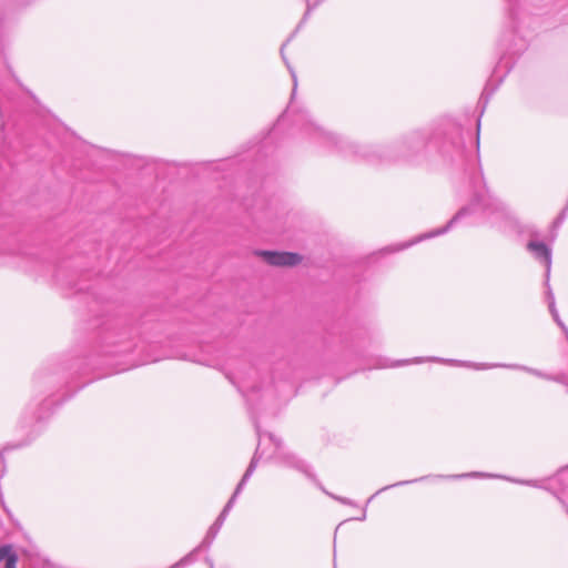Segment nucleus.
Wrapping results in <instances>:
<instances>
[{
	"instance_id": "obj_1",
	"label": "nucleus",
	"mask_w": 568,
	"mask_h": 568,
	"mask_svg": "<svg viewBox=\"0 0 568 568\" xmlns=\"http://www.w3.org/2000/svg\"><path fill=\"white\" fill-rule=\"evenodd\" d=\"M302 131L314 142L353 160L369 164L404 163L420 166L428 162L432 134L427 130H415L403 134L385 145H359L316 124L308 113L301 115Z\"/></svg>"
},
{
	"instance_id": "obj_2",
	"label": "nucleus",
	"mask_w": 568,
	"mask_h": 568,
	"mask_svg": "<svg viewBox=\"0 0 568 568\" xmlns=\"http://www.w3.org/2000/svg\"><path fill=\"white\" fill-rule=\"evenodd\" d=\"M474 186L475 191L469 204L462 207L445 226L424 233L414 241L396 246L392 248V251H400L420 241L445 234L462 219L477 213L487 219L491 226L499 230H506L516 225V219L513 212L501 201L490 194L483 181V176H480L478 185L477 182L474 181Z\"/></svg>"
},
{
	"instance_id": "obj_3",
	"label": "nucleus",
	"mask_w": 568,
	"mask_h": 568,
	"mask_svg": "<svg viewBox=\"0 0 568 568\" xmlns=\"http://www.w3.org/2000/svg\"><path fill=\"white\" fill-rule=\"evenodd\" d=\"M438 152L445 161L464 171L468 170L470 162L476 161L471 149L465 144L464 130L457 124H453L444 134Z\"/></svg>"
},
{
	"instance_id": "obj_4",
	"label": "nucleus",
	"mask_w": 568,
	"mask_h": 568,
	"mask_svg": "<svg viewBox=\"0 0 568 568\" xmlns=\"http://www.w3.org/2000/svg\"><path fill=\"white\" fill-rule=\"evenodd\" d=\"M254 426H255V429H256V433H257V436H258V445H257V448H256V450H255V453H254V455H253V457H252V459L250 462V465L246 468L242 479L237 484L233 495L231 496V498L229 499V501L225 505V507H227L230 509H232V507H233L237 496L241 494V491L244 488L246 481L253 475L260 458L265 457L266 459H274L278 464L283 465V462L281 460V458L278 456V452H275L274 443L271 442L267 438V434L268 433H262L261 429H260V425H258V423L256 420L254 422Z\"/></svg>"
},
{
	"instance_id": "obj_5",
	"label": "nucleus",
	"mask_w": 568,
	"mask_h": 568,
	"mask_svg": "<svg viewBox=\"0 0 568 568\" xmlns=\"http://www.w3.org/2000/svg\"><path fill=\"white\" fill-rule=\"evenodd\" d=\"M267 438L274 443L275 445V452H278V456L281 458V460L283 462V465L286 466V467H290V468H294L301 473H303L305 476H307L310 479L314 480L317 486L325 493L327 494L329 497H332L333 499L339 501L341 504L343 505H348V506H356L355 501H353L352 499L349 498H346V497H342V496H336V495H333L328 491H326L324 489V487L321 485V483H318V480L316 479V476L312 473L311 470V467L310 465L304 462L303 459H300L297 456H295L293 453L291 452H287L284 447V444L283 442L277 438L274 434H267Z\"/></svg>"
},
{
	"instance_id": "obj_6",
	"label": "nucleus",
	"mask_w": 568,
	"mask_h": 568,
	"mask_svg": "<svg viewBox=\"0 0 568 568\" xmlns=\"http://www.w3.org/2000/svg\"><path fill=\"white\" fill-rule=\"evenodd\" d=\"M133 336L134 328L129 324H123L121 326H114L110 331L106 332L103 337L104 342L108 346H114L115 349L105 351L106 354L115 355L121 353L130 352L133 348Z\"/></svg>"
},
{
	"instance_id": "obj_7",
	"label": "nucleus",
	"mask_w": 568,
	"mask_h": 568,
	"mask_svg": "<svg viewBox=\"0 0 568 568\" xmlns=\"http://www.w3.org/2000/svg\"><path fill=\"white\" fill-rule=\"evenodd\" d=\"M427 361H432V362H445V363H448V364H452V365H460V366H466V367H471V368H475V369H489V368H494V367H505V368H511V369H520V371H525L527 373H530L537 377H540V378H545V379H550V381H555V382H558V383H564V379L561 377H552V376H549L538 369H535V368H530V367H527V366H523V365H507V364H476V363H471V362H459V361H455V359H443V358H439V357H429L427 358Z\"/></svg>"
},
{
	"instance_id": "obj_8",
	"label": "nucleus",
	"mask_w": 568,
	"mask_h": 568,
	"mask_svg": "<svg viewBox=\"0 0 568 568\" xmlns=\"http://www.w3.org/2000/svg\"><path fill=\"white\" fill-rule=\"evenodd\" d=\"M255 254L273 266H295L302 261L300 254L292 252L256 251Z\"/></svg>"
},
{
	"instance_id": "obj_9",
	"label": "nucleus",
	"mask_w": 568,
	"mask_h": 568,
	"mask_svg": "<svg viewBox=\"0 0 568 568\" xmlns=\"http://www.w3.org/2000/svg\"><path fill=\"white\" fill-rule=\"evenodd\" d=\"M9 148L6 145L3 141H0V189H6L4 180L9 176V174L12 172L14 162L11 159V155L9 153ZM2 190H0V211L2 210ZM4 248L3 244L0 243V257L3 256Z\"/></svg>"
},
{
	"instance_id": "obj_10",
	"label": "nucleus",
	"mask_w": 568,
	"mask_h": 568,
	"mask_svg": "<svg viewBox=\"0 0 568 568\" xmlns=\"http://www.w3.org/2000/svg\"><path fill=\"white\" fill-rule=\"evenodd\" d=\"M465 477H493L491 475H487V474H481V473H470V474H460V475H448V476H444V475H426V476H422L419 478H416V479H412V480H402V481H398V483H395L393 485H387L383 488H381L379 490H377L369 499L368 501H371L376 495H378L379 493L382 491H385V490H388L393 487H397V486H405V485H409V484H413V483H417V481H423V480H427V479H430V478H436V479H458V478H465Z\"/></svg>"
},
{
	"instance_id": "obj_11",
	"label": "nucleus",
	"mask_w": 568,
	"mask_h": 568,
	"mask_svg": "<svg viewBox=\"0 0 568 568\" xmlns=\"http://www.w3.org/2000/svg\"><path fill=\"white\" fill-rule=\"evenodd\" d=\"M527 250L534 255L536 260L545 265V277H547L548 281L551 270V250L544 242L539 241H529L527 243Z\"/></svg>"
},
{
	"instance_id": "obj_12",
	"label": "nucleus",
	"mask_w": 568,
	"mask_h": 568,
	"mask_svg": "<svg viewBox=\"0 0 568 568\" xmlns=\"http://www.w3.org/2000/svg\"><path fill=\"white\" fill-rule=\"evenodd\" d=\"M17 110L13 97L4 89L0 88V120L1 131L11 118V113Z\"/></svg>"
},
{
	"instance_id": "obj_13",
	"label": "nucleus",
	"mask_w": 568,
	"mask_h": 568,
	"mask_svg": "<svg viewBox=\"0 0 568 568\" xmlns=\"http://www.w3.org/2000/svg\"><path fill=\"white\" fill-rule=\"evenodd\" d=\"M552 483L560 486V489L558 493H556V495L568 514V467L558 471V474L552 479Z\"/></svg>"
},
{
	"instance_id": "obj_14",
	"label": "nucleus",
	"mask_w": 568,
	"mask_h": 568,
	"mask_svg": "<svg viewBox=\"0 0 568 568\" xmlns=\"http://www.w3.org/2000/svg\"><path fill=\"white\" fill-rule=\"evenodd\" d=\"M4 562V568H17L18 556L11 545L0 546V564Z\"/></svg>"
},
{
	"instance_id": "obj_15",
	"label": "nucleus",
	"mask_w": 568,
	"mask_h": 568,
	"mask_svg": "<svg viewBox=\"0 0 568 568\" xmlns=\"http://www.w3.org/2000/svg\"><path fill=\"white\" fill-rule=\"evenodd\" d=\"M306 2V11L302 18V20L300 21L295 32L302 27L303 23H305L308 19V17L311 16V12L313 11L314 8H316L314 4L310 3L308 0H305Z\"/></svg>"
},
{
	"instance_id": "obj_16",
	"label": "nucleus",
	"mask_w": 568,
	"mask_h": 568,
	"mask_svg": "<svg viewBox=\"0 0 568 568\" xmlns=\"http://www.w3.org/2000/svg\"><path fill=\"white\" fill-rule=\"evenodd\" d=\"M545 285L547 287L546 296H547L548 303L550 301H555V296H554V293H552V291L550 288L549 282L547 283V277H545Z\"/></svg>"
},
{
	"instance_id": "obj_17",
	"label": "nucleus",
	"mask_w": 568,
	"mask_h": 568,
	"mask_svg": "<svg viewBox=\"0 0 568 568\" xmlns=\"http://www.w3.org/2000/svg\"><path fill=\"white\" fill-rule=\"evenodd\" d=\"M514 483L521 484V485H528V486H535L539 487L536 480H519V479H510Z\"/></svg>"
},
{
	"instance_id": "obj_18",
	"label": "nucleus",
	"mask_w": 568,
	"mask_h": 568,
	"mask_svg": "<svg viewBox=\"0 0 568 568\" xmlns=\"http://www.w3.org/2000/svg\"><path fill=\"white\" fill-rule=\"evenodd\" d=\"M288 67V70L291 72V75H292V79H293V94L295 93L296 91V87H297V78H296V74L294 72V70L287 64Z\"/></svg>"
},
{
	"instance_id": "obj_19",
	"label": "nucleus",
	"mask_w": 568,
	"mask_h": 568,
	"mask_svg": "<svg viewBox=\"0 0 568 568\" xmlns=\"http://www.w3.org/2000/svg\"><path fill=\"white\" fill-rule=\"evenodd\" d=\"M548 306H549V311L551 313V315H557V308H556V305H555V301H550L548 303Z\"/></svg>"
},
{
	"instance_id": "obj_20",
	"label": "nucleus",
	"mask_w": 568,
	"mask_h": 568,
	"mask_svg": "<svg viewBox=\"0 0 568 568\" xmlns=\"http://www.w3.org/2000/svg\"><path fill=\"white\" fill-rule=\"evenodd\" d=\"M554 320L557 322V324L565 331L567 332V327L565 326V324L560 321L559 318V314L557 313V315H552Z\"/></svg>"
},
{
	"instance_id": "obj_21",
	"label": "nucleus",
	"mask_w": 568,
	"mask_h": 568,
	"mask_svg": "<svg viewBox=\"0 0 568 568\" xmlns=\"http://www.w3.org/2000/svg\"><path fill=\"white\" fill-rule=\"evenodd\" d=\"M424 361H425V359H424V358H422V357H416V358H414V359H412V361H404V362H400V364H407V363H422V362H424ZM397 365H399V363H397Z\"/></svg>"
},
{
	"instance_id": "obj_22",
	"label": "nucleus",
	"mask_w": 568,
	"mask_h": 568,
	"mask_svg": "<svg viewBox=\"0 0 568 568\" xmlns=\"http://www.w3.org/2000/svg\"><path fill=\"white\" fill-rule=\"evenodd\" d=\"M230 508L225 507L223 508V510L221 511V514L219 515L220 518H223L224 520L226 519L229 513H230Z\"/></svg>"
},
{
	"instance_id": "obj_23",
	"label": "nucleus",
	"mask_w": 568,
	"mask_h": 568,
	"mask_svg": "<svg viewBox=\"0 0 568 568\" xmlns=\"http://www.w3.org/2000/svg\"><path fill=\"white\" fill-rule=\"evenodd\" d=\"M479 128H480V121L477 122V139H476V148L479 146Z\"/></svg>"
},
{
	"instance_id": "obj_24",
	"label": "nucleus",
	"mask_w": 568,
	"mask_h": 568,
	"mask_svg": "<svg viewBox=\"0 0 568 568\" xmlns=\"http://www.w3.org/2000/svg\"><path fill=\"white\" fill-rule=\"evenodd\" d=\"M34 385H36L37 387H41V386H42L41 377H40V376H38V375L34 377Z\"/></svg>"
},
{
	"instance_id": "obj_25",
	"label": "nucleus",
	"mask_w": 568,
	"mask_h": 568,
	"mask_svg": "<svg viewBox=\"0 0 568 568\" xmlns=\"http://www.w3.org/2000/svg\"><path fill=\"white\" fill-rule=\"evenodd\" d=\"M205 562L207 564L209 568H214L213 560L210 557H205Z\"/></svg>"
},
{
	"instance_id": "obj_26",
	"label": "nucleus",
	"mask_w": 568,
	"mask_h": 568,
	"mask_svg": "<svg viewBox=\"0 0 568 568\" xmlns=\"http://www.w3.org/2000/svg\"><path fill=\"white\" fill-rule=\"evenodd\" d=\"M240 390L243 393V395L246 397V400H250L251 395L246 393L244 389L240 388Z\"/></svg>"
},
{
	"instance_id": "obj_27",
	"label": "nucleus",
	"mask_w": 568,
	"mask_h": 568,
	"mask_svg": "<svg viewBox=\"0 0 568 568\" xmlns=\"http://www.w3.org/2000/svg\"><path fill=\"white\" fill-rule=\"evenodd\" d=\"M365 518H366V509H364V510H363L362 516H361V517H358L357 519H358V520H365Z\"/></svg>"
},
{
	"instance_id": "obj_28",
	"label": "nucleus",
	"mask_w": 568,
	"mask_h": 568,
	"mask_svg": "<svg viewBox=\"0 0 568 568\" xmlns=\"http://www.w3.org/2000/svg\"><path fill=\"white\" fill-rule=\"evenodd\" d=\"M43 418H44V416H43L41 413H39V414L36 416V419H37V420H41V419H43Z\"/></svg>"
},
{
	"instance_id": "obj_29",
	"label": "nucleus",
	"mask_w": 568,
	"mask_h": 568,
	"mask_svg": "<svg viewBox=\"0 0 568 568\" xmlns=\"http://www.w3.org/2000/svg\"><path fill=\"white\" fill-rule=\"evenodd\" d=\"M323 1H324V0H315L313 4H314L315 7H317V6H320Z\"/></svg>"
},
{
	"instance_id": "obj_30",
	"label": "nucleus",
	"mask_w": 568,
	"mask_h": 568,
	"mask_svg": "<svg viewBox=\"0 0 568 568\" xmlns=\"http://www.w3.org/2000/svg\"><path fill=\"white\" fill-rule=\"evenodd\" d=\"M284 45H285V44H283V45H282V48H281V54H282V57H284ZM283 59L285 60V58H283Z\"/></svg>"
},
{
	"instance_id": "obj_31",
	"label": "nucleus",
	"mask_w": 568,
	"mask_h": 568,
	"mask_svg": "<svg viewBox=\"0 0 568 568\" xmlns=\"http://www.w3.org/2000/svg\"><path fill=\"white\" fill-rule=\"evenodd\" d=\"M257 390H258V389L254 386V387H252L251 393H255V392H257Z\"/></svg>"
},
{
	"instance_id": "obj_32",
	"label": "nucleus",
	"mask_w": 568,
	"mask_h": 568,
	"mask_svg": "<svg viewBox=\"0 0 568 568\" xmlns=\"http://www.w3.org/2000/svg\"><path fill=\"white\" fill-rule=\"evenodd\" d=\"M294 34H295V32L293 34H291V37L287 38V41H291L292 38H294Z\"/></svg>"
},
{
	"instance_id": "obj_33",
	"label": "nucleus",
	"mask_w": 568,
	"mask_h": 568,
	"mask_svg": "<svg viewBox=\"0 0 568 568\" xmlns=\"http://www.w3.org/2000/svg\"><path fill=\"white\" fill-rule=\"evenodd\" d=\"M294 34H295V32L293 34H291V37L287 38V41H291L292 38H294Z\"/></svg>"
},
{
	"instance_id": "obj_34",
	"label": "nucleus",
	"mask_w": 568,
	"mask_h": 568,
	"mask_svg": "<svg viewBox=\"0 0 568 568\" xmlns=\"http://www.w3.org/2000/svg\"><path fill=\"white\" fill-rule=\"evenodd\" d=\"M294 34H295V32L293 34H291V37L287 38V41H291L292 38H294Z\"/></svg>"
},
{
	"instance_id": "obj_35",
	"label": "nucleus",
	"mask_w": 568,
	"mask_h": 568,
	"mask_svg": "<svg viewBox=\"0 0 568 568\" xmlns=\"http://www.w3.org/2000/svg\"><path fill=\"white\" fill-rule=\"evenodd\" d=\"M507 1L511 3V2H515L516 0H507Z\"/></svg>"
}]
</instances>
